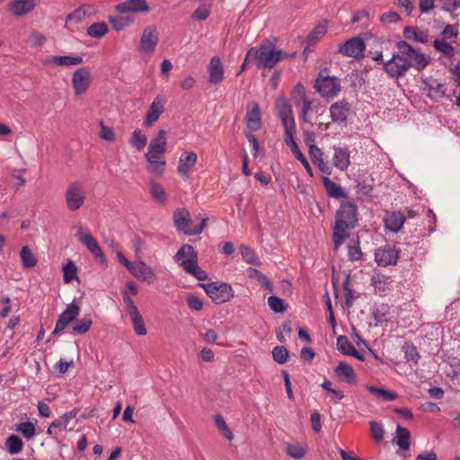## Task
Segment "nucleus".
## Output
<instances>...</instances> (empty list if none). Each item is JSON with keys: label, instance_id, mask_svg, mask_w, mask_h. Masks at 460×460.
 Masks as SVG:
<instances>
[{"label": "nucleus", "instance_id": "35", "mask_svg": "<svg viewBox=\"0 0 460 460\" xmlns=\"http://www.w3.org/2000/svg\"><path fill=\"white\" fill-rule=\"evenodd\" d=\"M328 24L326 21L319 22L306 38L308 45L315 44L327 32Z\"/></svg>", "mask_w": 460, "mask_h": 460}, {"label": "nucleus", "instance_id": "45", "mask_svg": "<svg viewBox=\"0 0 460 460\" xmlns=\"http://www.w3.org/2000/svg\"><path fill=\"white\" fill-rule=\"evenodd\" d=\"M150 193L154 199L160 203H164L166 201L167 196L164 189L161 184L156 182L155 181H150Z\"/></svg>", "mask_w": 460, "mask_h": 460}, {"label": "nucleus", "instance_id": "37", "mask_svg": "<svg viewBox=\"0 0 460 460\" xmlns=\"http://www.w3.org/2000/svg\"><path fill=\"white\" fill-rule=\"evenodd\" d=\"M93 324L92 317L87 314L81 319H75L73 324L72 330L75 334H84L86 333Z\"/></svg>", "mask_w": 460, "mask_h": 460}, {"label": "nucleus", "instance_id": "12", "mask_svg": "<svg viewBox=\"0 0 460 460\" xmlns=\"http://www.w3.org/2000/svg\"><path fill=\"white\" fill-rule=\"evenodd\" d=\"M400 252L391 244L378 248L375 252V260L379 266L386 267L396 264Z\"/></svg>", "mask_w": 460, "mask_h": 460}, {"label": "nucleus", "instance_id": "41", "mask_svg": "<svg viewBox=\"0 0 460 460\" xmlns=\"http://www.w3.org/2000/svg\"><path fill=\"white\" fill-rule=\"evenodd\" d=\"M286 453L294 459H302L306 453L305 447L299 443H287Z\"/></svg>", "mask_w": 460, "mask_h": 460}, {"label": "nucleus", "instance_id": "21", "mask_svg": "<svg viewBox=\"0 0 460 460\" xmlns=\"http://www.w3.org/2000/svg\"><path fill=\"white\" fill-rule=\"evenodd\" d=\"M208 83L218 84L224 80V66L219 57L214 56L208 65Z\"/></svg>", "mask_w": 460, "mask_h": 460}, {"label": "nucleus", "instance_id": "7", "mask_svg": "<svg viewBox=\"0 0 460 460\" xmlns=\"http://www.w3.org/2000/svg\"><path fill=\"white\" fill-rule=\"evenodd\" d=\"M207 295L217 304L228 302L234 297L232 287L227 283L212 282L202 285Z\"/></svg>", "mask_w": 460, "mask_h": 460}, {"label": "nucleus", "instance_id": "9", "mask_svg": "<svg viewBox=\"0 0 460 460\" xmlns=\"http://www.w3.org/2000/svg\"><path fill=\"white\" fill-rule=\"evenodd\" d=\"M329 111L332 122L339 125H346L349 118L353 114L352 105L346 99L332 103Z\"/></svg>", "mask_w": 460, "mask_h": 460}, {"label": "nucleus", "instance_id": "19", "mask_svg": "<svg viewBox=\"0 0 460 460\" xmlns=\"http://www.w3.org/2000/svg\"><path fill=\"white\" fill-rule=\"evenodd\" d=\"M131 270L128 271L137 279L141 281H146L147 283H153L155 279V270L149 267L146 262H144L140 258L137 263L133 264L130 267Z\"/></svg>", "mask_w": 460, "mask_h": 460}, {"label": "nucleus", "instance_id": "63", "mask_svg": "<svg viewBox=\"0 0 460 460\" xmlns=\"http://www.w3.org/2000/svg\"><path fill=\"white\" fill-rule=\"evenodd\" d=\"M63 279L65 283H70L76 277V267L73 261H69L63 267Z\"/></svg>", "mask_w": 460, "mask_h": 460}, {"label": "nucleus", "instance_id": "2", "mask_svg": "<svg viewBox=\"0 0 460 460\" xmlns=\"http://www.w3.org/2000/svg\"><path fill=\"white\" fill-rule=\"evenodd\" d=\"M358 221L357 208L351 202L342 203L337 212L332 233L334 249H338L347 238V230L353 228Z\"/></svg>", "mask_w": 460, "mask_h": 460}, {"label": "nucleus", "instance_id": "64", "mask_svg": "<svg viewBox=\"0 0 460 460\" xmlns=\"http://www.w3.org/2000/svg\"><path fill=\"white\" fill-rule=\"evenodd\" d=\"M240 252L243 259L248 263H257L258 258L250 247L245 245L240 246Z\"/></svg>", "mask_w": 460, "mask_h": 460}, {"label": "nucleus", "instance_id": "6", "mask_svg": "<svg viewBox=\"0 0 460 460\" xmlns=\"http://www.w3.org/2000/svg\"><path fill=\"white\" fill-rule=\"evenodd\" d=\"M315 89L321 96L333 99L340 93L341 86L339 78L323 75L320 73L315 83Z\"/></svg>", "mask_w": 460, "mask_h": 460}, {"label": "nucleus", "instance_id": "17", "mask_svg": "<svg viewBox=\"0 0 460 460\" xmlns=\"http://www.w3.org/2000/svg\"><path fill=\"white\" fill-rule=\"evenodd\" d=\"M158 42V32L155 26H148L142 33L140 40V51L152 53Z\"/></svg>", "mask_w": 460, "mask_h": 460}, {"label": "nucleus", "instance_id": "62", "mask_svg": "<svg viewBox=\"0 0 460 460\" xmlns=\"http://www.w3.org/2000/svg\"><path fill=\"white\" fill-rule=\"evenodd\" d=\"M269 306L275 313H283L286 310V305L283 299L279 296H271L268 298Z\"/></svg>", "mask_w": 460, "mask_h": 460}, {"label": "nucleus", "instance_id": "54", "mask_svg": "<svg viewBox=\"0 0 460 460\" xmlns=\"http://www.w3.org/2000/svg\"><path fill=\"white\" fill-rule=\"evenodd\" d=\"M404 37L419 42H427L428 35L422 31H417L414 28L406 27L403 31Z\"/></svg>", "mask_w": 460, "mask_h": 460}, {"label": "nucleus", "instance_id": "28", "mask_svg": "<svg viewBox=\"0 0 460 460\" xmlns=\"http://www.w3.org/2000/svg\"><path fill=\"white\" fill-rule=\"evenodd\" d=\"M83 63V58L80 56H53L46 59L45 64L56 65L59 66L71 67Z\"/></svg>", "mask_w": 460, "mask_h": 460}, {"label": "nucleus", "instance_id": "34", "mask_svg": "<svg viewBox=\"0 0 460 460\" xmlns=\"http://www.w3.org/2000/svg\"><path fill=\"white\" fill-rule=\"evenodd\" d=\"M433 48L435 50L442 54L444 57L447 58H452L456 55L455 47L444 40L436 39L433 41Z\"/></svg>", "mask_w": 460, "mask_h": 460}, {"label": "nucleus", "instance_id": "3", "mask_svg": "<svg viewBox=\"0 0 460 460\" xmlns=\"http://www.w3.org/2000/svg\"><path fill=\"white\" fill-rule=\"evenodd\" d=\"M285 56L286 54L269 40H264L258 48H251L248 51V58H253L259 69L274 67Z\"/></svg>", "mask_w": 460, "mask_h": 460}, {"label": "nucleus", "instance_id": "59", "mask_svg": "<svg viewBox=\"0 0 460 460\" xmlns=\"http://www.w3.org/2000/svg\"><path fill=\"white\" fill-rule=\"evenodd\" d=\"M215 422H216L217 429L222 433V435L228 440H232L234 438V435L231 432V430L228 429L226 422L225 421L222 415H220V414L217 415L215 418Z\"/></svg>", "mask_w": 460, "mask_h": 460}, {"label": "nucleus", "instance_id": "58", "mask_svg": "<svg viewBox=\"0 0 460 460\" xmlns=\"http://www.w3.org/2000/svg\"><path fill=\"white\" fill-rule=\"evenodd\" d=\"M16 430L23 435L26 438H31L35 436L36 429L32 422L26 421L20 423Z\"/></svg>", "mask_w": 460, "mask_h": 460}, {"label": "nucleus", "instance_id": "1", "mask_svg": "<svg viewBox=\"0 0 460 460\" xmlns=\"http://www.w3.org/2000/svg\"><path fill=\"white\" fill-rule=\"evenodd\" d=\"M397 49L391 59L384 62V69L391 77L398 78L404 75L410 67L420 71L429 63L428 57L414 49L406 41H399Z\"/></svg>", "mask_w": 460, "mask_h": 460}, {"label": "nucleus", "instance_id": "30", "mask_svg": "<svg viewBox=\"0 0 460 460\" xmlns=\"http://www.w3.org/2000/svg\"><path fill=\"white\" fill-rule=\"evenodd\" d=\"M427 95L431 99H438L446 93V84L437 79H429L424 81Z\"/></svg>", "mask_w": 460, "mask_h": 460}, {"label": "nucleus", "instance_id": "33", "mask_svg": "<svg viewBox=\"0 0 460 460\" xmlns=\"http://www.w3.org/2000/svg\"><path fill=\"white\" fill-rule=\"evenodd\" d=\"M93 13V8L91 5H83L75 9L73 13H69L66 18V22L79 23L86 17Z\"/></svg>", "mask_w": 460, "mask_h": 460}, {"label": "nucleus", "instance_id": "36", "mask_svg": "<svg viewBox=\"0 0 460 460\" xmlns=\"http://www.w3.org/2000/svg\"><path fill=\"white\" fill-rule=\"evenodd\" d=\"M396 444L402 450H408L410 448V431L400 425L396 428Z\"/></svg>", "mask_w": 460, "mask_h": 460}, {"label": "nucleus", "instance_id": "11", "mask_svg": "<svg viewBox=\"0 0 460 460\" xmlns=\"http://www.w3.org/2000/svg\"><path fill=\"white\" fill-rule=\"evenodd\" d=\"M80 314V306L75 303L69 304L65 311L59 315L55 329L52 332L53 335H57L63 332Z\"/></svg>", "mask_w": 460, "mask_h": 460}, {"label": "nucleus", "instance_id": "46", "mask_svg": "<svg viewBox=\"0 0 460 460\" xmlns=\"http://www.w3.org/2000/svg\"><path fill=\"white\" fill-rule=\"evenodd\" d=\"M6 447L11 455H16L20 453L23 447L22 440L16 435H11L6 439Z\"/></svg>", "mask_w": 460, "mask_h": 460}, {"label": "nucleus", "instance_id": "42", "mask_svg": "<svg viewBox=\"0 0 460 460\" xmlns=\"http://www.w3.org/2000/svg\"><path fill=\"white\" fill-rule=\"evenodd\" d=\"M129 144L136 150L141 151L147 144V137L140 129H135L129 139Z\"/></svg>", "mask_w": 460, "mask_h": 460}, {"label": "nucleus", "instance_id": "8", "mask_svg": "<svg viewBox=\"0 0 460 460\" xmlns=\"http://www.w3.org/2000/svg\"><path fill=\"white\" fill-rule=\"evenodd\" d=\"M75 235L77 239L87 247L93 256L98 260L102 265L107 267V260L104 257L102 250L92 234L85 231L82 226H79Z\"/></svg>", "mask_w": 460, "mask_h": 460}, {"label": "nucleus", "instance_id": "52", "mask_svg": "<svg viewBox=\"0 0 460 460\" xmlns=\"http://www.w3.org/2000/svg\"><path fill=\"white\" fill-rule=\"evenodd\" d=\"M284 140L286 144L289 146L291 152L293 153L294 151L299 148L294 137L296 134V125L289 126L288 128H284Z\"/></svg>", "mask_w": 460, "mask_h": 460}, {"label": "nucleus", "instance_id": "27", "mask_svg": "<svg viewBox=\"0 0 460 460\" xmlns=\"http://www.w3.org/2000/svg\"><path fill=\"white\" fill-rule=\"evenodd\" d=\"M247 128L252 131H257L261 127V116L259 105L253 102L246 112Z\"/></svg>", "mask_w": 460, "mask_h": 460}, {"label": "nucleus", "instance_id": "29", "mask_svg": "<svg viewBox=\"0 0 460 460\" xmlns=\"http://www.w3.org/2000/svg\"><path fill=\"white\" fill-rule=\"evenodd\" d=\"M337 349L343 355L351 356L360 361H364V357L355 349L345 335H340L337 338Z\"/></svg>", "mask_w": 460, "mask_h": 460}, {"label": "nucleus", "instance_id": "13", "mask_svg": "<svg viewBox=\"0 0 460 460\" xmlns=\"http://www.w3.org/2000/svg\"><path fill=\"white\" fill-rule=\"evenodd\" d=\"M324 111L323 106L314 103L308 97L304 96L301 102L300 118L305 122L313 127L314 115L320 116Z\"/></svg>", "mask_w": 460, "mask_h": 460}, {"label": "nucleus", "instance_id": "25", "mask_svg": "<svg viewBox=\"0 0 460 460\" xmlns=\"http://www.w3.org/2000/svg\"><path fill=\"white\" fill-rule=\"evenodd\" d=\"M385 228L391 232L397 233L405 222V216L401 212H387L384 218Z\"/></svg>", "mask_w": 460, "mask_h": 460}, {"label": "nucleus", "instance_id": "57", "mask_svg": "<svg viewBox=\"0 0 460 460\" xmlns=\"http://www.w3.org/2000/svg\"><path fill=\"white\" fill-rule=\"evenodd\" d=\"M459 35L458 26L456 24H447L445 26L441 32V37L439 40H456Z\"/></svg>", "mask_w": 460, "mask_h": 460}, {"label": "nucleus", "instance_id": "60", "mask_svg": "<svg viewBox=\"0 0 460 460\" xmlns=\"http://www.w3.org/2000/svg\"><path fill=\"white\" fill-rule=\"evenodd\" d=\"M404 357L408 361L418 362L420 358L417 348L411 343H405L402 347Z\"/></svg>", "mask_w": 460, "mask_h": 460}, {"label": "nucleus", "instance_id": "43", "mask_svg": "<svg viewBox=\"0 0 460 460\" xmlns=\"http://www.w3.org/2000/svg\"><path fill=\"white\" fill-rule=\"evenodd\" d=\"M371 284L378 292H385L390 288L389 278L381 274L374 275L371 279Z\"/></svg>", "mask_w": 460, "mask_h": 460}, {"label": "nucleus", "instance_id": "32", "mask_svg": "<svg viewBox=\"0 0 460 460\" xmlns=\"http://www.w3.org/2000/svg\"><path fill=\"white\" fill-rule=\"evenodd\" d=\"M166 135L167 132L164 129H160L151 139L148 150H152L156 153H165L166 151Z\"/></svg>", "mask_w": 460, "mask_h": 460}, {"label": "nucleus", "instance_id": "31", "mask_svg": "<svg viewBox=\"0 0 460 460\" xmlns=\"http://www.w3.org/2000/svg\"><path fill=\"white\" fill-rule=\"evenodd\" d=\"M335 373L341 380L349 385H354L357 383V375L354 369L345 362H340V364L335 368Z\"/></svg>", "mask_w": 460, "mask_h": 460}, {"label": "nucleus", "instance_id": "51", "mask_svg": "<svg viewBox=\"0 0 460 460\" xmlns=\"http://www.w3.org/2000/svg\"><path fill=\"white\" fill-rule=\"evenodd\" d=\"M21 259L22 265L25 268H31L37 263L36 257L27 246L22 247L21 251Z\"/></svg>", "mask_w": 460, "mask_h": 460}, {"label": "nucleus", "instance_id": "23", "mask_svg": "<svg viewBox=\"0 0 460 460\" xmlns=\"http://www.w3.org/2000/svg\"><path fill=\"white\" fill-rule=\"evenodd\" d=\"M37 5V0H13L8 4V11L15 16L31 13Z\"/></svg>", "mask_w": 460, "mask_h": 460}, {"label": "nucleus", "instance_id": "10", "mask_svg": "<svg viewBox=\"0 0 460 460\" xmlns=\"http://www.w3.org/2000/svg\"><path fill=\"white\" fill-rule=\"evenodd\" d=\"M91 71L88 67L83 66L74 72L72 86L75 95H82L88 91L91 84Z\"/></svg>", "mask_w": 460, "mask_h": 460}, {"label": "nucleus", "instance_id": "5", "mask_svg": "<svg viewBox=\"0 0 460 460\" xmlns=\"http://www.w3.org/2000/svg\"><path fill=\"white\" fill-rule=\"evenodd\" d=\"M64 196L67 209L74 212L84 206L86 191L81 182L73 181L67 185Z\"/></svg>", "mask_w": 460, "mask_h": 460}, {"label": "nucleus", "instance_id": "50", "mask_svg": "<svg viewBox=\"0 0 460 460\" xmlns=\"http://www.w3.org/2000/svg\"><path fill=\"white\" fill-rule=\"evenodd\" d=\"M46 36L36 30H32L28 38V42L31 48H40L46 43Z\"/></svg>", "mask_w": 460, "mask_h": 460}, {"label": "nucleus", "instance_id": "15", "mask_svg": "<svg viewBox=\"0 0 460 460\" xmlns=\"http://www.w3.org/2000/svg\"><path fill=\"white\" fill-rule=\"evenodd\" d=\"M275 109L283 128L296 125L291 106L286 98H278L275 102Z\"/></svg>", "mask_w": 460, "mask_h": 460}, {"label": "nucleus", "instance_id": "18", "mask_svg": "<svg viewBox=\"0 0 460 460\" xmlns=\"http://www.w3.org/2000/svg\"><path fill=\"white\" fill-rule=\"evenodd\" d=\"M332 164L333 165L341 170L346 171L350 165V152L347 146H332Z\"/></svg>", "mask_w": 460, "mask_h": 460}, {"label": "nucleus", "instance_id": "47", "mask_svg": "<svg viewBox=\"0 0 460 460\" xmlns=\"http://www.w3.org/2000/svg\"><path fill=\"white\" fill-rule=\"evenodd\" d=\"M185 271L199 280H206L208 279L207 272L198 265V261L194 263L188 262L185 267Z\"/></svg>", "mask_w": 460, "mask_h": 460}, {"label": "nucleus", "instance_id": "48", "mask_svg": "<svg viewBox=\"0 0 460 460\" xmlns=\"http://www.w3.org/2000/svg\"><path fill=\"white\" fill-rule=\"evenodd\" d=\"M108 31L109 29L105 22H96L88 27L87 34L92 38H102Z\"/></svg>", "mask_w": 460, "mask_h": 460}, {"label": "nucleus", "instance_id": "61", "mask_svg": "<svg viewBox=\"0 0 460 460\" xmlns=\"http://www.w3.org/2000/svg\"><path fill=\"white\" fill-rule=\"evenodd\" d=\"M272 357L279 364H284L288 358V350L283 346H277L272 349Z\"/></svg>", "mask_w": 460, "mask_h": 460}, {"label": "nucleus", "instance_id": "22", "mask_svg": "<svg viewBox=\"0 0 460 460\" xmlns=\"http://www.w3.org/2000/svg\"><path fill=\"white\" fill-rule=\"evenodd\" d=\"M198 161V155L194 152L182 153L177 166L178 173L182 177H188Z\"/></svg>", "mask_w": 460, "mask_h": 460}, {"label": "nucleus", "instance_id": "14", "mask_svg": "<svg viewBox=\"0 0 460 460\" xmlns=\"http://www.w3.org/2000/svg\"><path fill=\"white\" fill-rule=\"evenodd\" d=\"M366 44L363 40L353 37L340 46L339 52L345 57L358 58L364 56Z\"/></svg>", "mask_w": 460, "mask_h": 460}, {"label": "nucleus", "instance_id": "24", "mask_svg": "<svg viewBox=\"0 0 460 460\" xmlns=\"http://www.w3.org/2000/svg\"><path fill=\"white\" fill-rule=\"evenodd\" d=\"M174 260L180 263V265L185 270V267L188 262L194 263L198 261V255L191 245L184 244L178 250L174 256Z\"/></svg>", "mask_w": 460, "mask_h": 460}, {"label": "nucleus", "instance_id": "16", "mask_svg": "<svg viewBox=\"0 0 460 460\" xmlns=\"http://www.w3.org/2000/svg\"><path fill=\"white\" fill-rule=\"evenodd\" d=\"M116 12L120 14L148 13L150 7L146 0H127L115 6Z\"/></svg>", "mask_w": 460, "mask_h": 460}, {"label": "nucleus", "instance_id": "44", "mask_svg": "<svg viewBox=\"0 0 460 460\" xmlns=\"http://www.w3.org/2000/svg\"><path fill=\"white\" fill-rule=\"evenodd\" d=\"M133 18L130 16H110L109 22L111 23L113 29L117 31L133 23Z\"/></svg>", "mask_w": 460, "mask_h": 460}, {"label": "nucleus", "instance_id": "55", "mask_svg": "<svg viewBox=\"0 0 460 460\" xmlns=\"http://www.w3.org/2000/svg\"><path fill=\"white\" fill-rule=\"evenodd\" d=\"M343 289H344V296H345V303L348 307H351L354 300V290L352 289L350 286V277L349 275L346 276L345 280L343 281Z\"/></svg>", "mask_w": 460, "mask_h": 460}, {"label": "nucleus", "instance_id": "56", "mask_svg": "<svg viewBox=\"0 0 460 460\" xmlns=\"http://www.w3.org/2000/svg\"><path fill=\"white\" fill-rule=\"evenodd\" d=\"M166 167L165 159L147 162L146 170L149 172L161 175L164 172Z\"/></svg>", "mask_w": 460, "mask_h": 460}, {"label": "nucleus", "instance_id": "40", "mask_svg": "<svg viewBox=\"0 0 460 460\" xmlns=\"http://www.w3.org/2000/svg\"><path fill=\"white\" fill-rule=\"evenodd\" d=\"M323 183L327 190L330 197L332 198H343L345 196L343 190L340 185L333 182L329 177L325 176L323 178Z\"/></svg>", "mask_w": 460, "mask_h": 460}, {"label": "nucleus", "instance_id": "53", "mask_svg": "<svg viewBox=\"0 0 460 460\" xmlns=\"http://www.w3.org/2000/svg\"><path fill=\"white\" fill-rule=\"evenodd\" d=\"M367 389L371 394L383 399L384 401L389 402V401H394L397 398L396 394L387 391L385 389L377 388V387H375L372 385L368 386Z\"/></svg>", "mask_w": 460, "mask_h": 460}, {"label": "nucleus", "instance_id": "26", "mask_svg": "<svg viewBox=\"0 0 460 460\" xmlns=\"http://www.w3.org/2000/svg\"><path fill=\"white\" fill-rule=\"evenodd\" d=\"M309 154L314 165L324 174L331 175L332 172V165L323 159V153L319 147L310 146Z\"/></svg>", "mask_w": 460, "mask_h": 460}, {"label": "nucleus", "instance_id": "4", "mask_svg": "<svg viewBox=\"0 0 460 460\" xmlns=\"http://www.w3.org/2000/svg\"><path fill=\"white\" fill-rule=\"evenodd\" d=\"M172 219L178 231L182 232L187 235H197L201 234L208 218L204 217L202 218L200 225L194 226L190 218V212L185 208H180L173 212Z\"/></svg>", "mask_w": 460, "mask_h": 460}, {"label": "nucleus", "instance_id": "39", "mask_svg": "<svg viewBox=\"0 0 460 460\" xmlns=\"http://www.w3.org/2000/svg\"><path fill=\"white\" fill-rule=\"evenodd\" d=\"M78 413V409H73L70 411L66 412L61 417L52 421L53 427H58V431H62L66 429L69 422L75 418Z\"/></svg>", "mask_w": 460, "mask_h": 460}, {"label": "nucleus", "instance_id": "38", "mask_svg": "<svg viewBox=\"0 0 460 460\" xmlns=\"http://www.w3.org/2000/svg\"><path fill=\"white\" fill-rule=\"evenodd\" d=\"M132 322L133 329L136 334L138 336H144L146 334L147 331L143 320L142 315L139 311H136L128 314Z\"/></svg>", "mask_w": 460, "mask_h": 460}, {"label": "nucleus", "instance_id": "49", "mask_svg": "<svg viewBox=\"0 0 460 460\" xmlns=\"http://www.w3.org/2000/svg\"><path fill=\"white\" fill-rule=\"evenodd\" d=\"M390 314V308L387 305L382 304L375 308L373 311V316L375 320L379 323H383L385 322L388 321V316Z\"/></svg>", "mask_w": 460, "mask_h": 460}, {"label": "nucleus", "instance_id": "20", "mask_svg": "<svg viewBox=\"0 0 460 460\" xmlns=\"http://www.w3.org/2000/svg\"><path fill=\"white\" fill-rule=\"evenodd\" d=\"M164 100L162 97L157 96L154 99L144 120L145 127L150 128L158 120L164 111Z\"/></svg>", "mask_w": 460, "mask_h": 460}]
</instances>
